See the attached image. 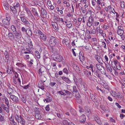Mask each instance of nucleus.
Here are the masks:
<instances>
[{
  "label": "nucleus",
  "instance_id": "33",
  "mask_svg": "<svg viewBox=\"0 0 125 125\" xmlns=\"http://www.w3.org/2000/svg\"><path fill=\"white\" fill-rule=\"evenodd\" d=\"M11 29L14 33L17 31L16 27L14 25H12L11 26Z\"/></svg>",
  "mask_w": 125,
  "mask_h": 125
},
{
  "label": "nucleus",
  "instance_id": "64",
  "mask_svg": "<svg viewBox=\"0 0 125 125\" xmlns=\"http://www.w3.org/2000/svg\"><path fill=\"white\" fill-rule=\"evenodd\" d=\"M11 125H17V124L15 121H13L12 122H10Z\"/></svg>",
  "mask_w": 125,
  "mask_h": 125
},
{
  "label": "nucleus",
  "instance_id": "45",
  "mask_svg": "<svg viewBox=\"0 0 125 125\" xmlns=\"http://www.w3.org/2000/svg\"><path fill=\"white\" fill-rule=\"evenodd\" d=\"M5 102V103L7 104V106L9 104V101L8 99L6 97L4 100V102Z\"/></svg>",
  "mask_w": 125,
  "mask_h": 125
},
{
  "label": "nucleus",
  "instance_id": "41",
  "mask_svg": "<svg viewBox=\"0 0 125 125\" xmlns=\"http://www.w3.org/2000/svg\"><path fill=\"white\" fill-rule=\"evenodd\" d=\"M13 71L12 69L11 68H8L7 70V72L9 74H11Z\"/></svg>",
  "mask_w": 125,
  "mask_h": 125
},
{
  "label": "nucleus",
  "instance_id": "38",
  "mask_svg": "<svg viewBox=\"0 0 125 125\" xmlns=\"http://www.w3.org/2000/svg\"><path fill=\"white\" fill-rule=\"evenodd\" d=\"M81 86L85 91H86L87 90V88L85 83H84V84L81 85Z\"/></svg>",
  "mask_w": 125,
  "mask_h": 125
},
{
  "label": "nucleus",
  "instance_id": "40",
  "mask_svg": "<svg viewBox=\"0 0 125 125\" xmlns=\"http://www.w3.org/2000/svg\"><path fill=\"white\" fill-rule=\"evenodd\" d=\"M69 42L68 40L67 39H65L63 40L62 41V42L64 44H65L66 45L67 44H68Z\"/></svg>",
  "mask_w": 125,
  "mask_h": 125
},
{
  "label": "nucleus",
  "instance_id": "1",
  "mask_svg": "<svg viewBox=\"0 0 125 125\" xmlns=\"http://www.w3.org/2000/svg\"><path fill=\"white\" fill-rule=\"evenodd\" d=\"M21 21L25 24H26L28 28H34V24L31 22H30L23 17H21Z\"/></svg>",
  "mask_w": 125,
  "mask_h": 125
},
{
  "label": "nucleus",
  "instance_id": "17",
  "mask_svg": "<svg viewBox=\"0 0 125 125\" xmlns=\"http://www.w3.org/2000/svg\"><path fill=\"white\" fill-rule=\"evenodd\" d=\"M82 54H83L82 52H80L79 54V58L81 62L83 61L85 59L84 57L82 55Z\"/></svg>",
  "mask_w": 125,
  "mask_h": 125
},
{
  "label": "nucleus",
  "instance_id": "2",
  "mask_svg": "<svg viewBox=\"0 0 125 125\" xmlns=\"http://www.w3.org/2000/svg\"><path fill=\"white\" fill-rule=\"evenodd\" d=\"M15 119L18 123H20L22 125L25 124V121L23 117L21 115H18L17 114L15 115Z\"/></svg>",
  "mask_w": 125,
  "mask_h": 125
},
{
  "label": "nucleus",
  "instance_id": "36",
  "mask_svg": "<svg viewBox=\"0 0 125 125\" xmlns=\"http://www.w3.org/2000/svg\"><path fill=\"white\" fill-rule=\"evenodd\" d=\"M117 32L118 35H123L124 31L123 30H118Z\"/></svg>",
  "mask_w": 125,
  "mask_h": 125
},
{
  "label": "nucleus",
  "instance_id": "59",
  "mask_svg": "<svg viewBox=\"0 0 125 125\" xmlns=\"http://www.w3.org/2000/svg\"><path fill=\"white\" fill-rule=\"evenodd\" d=\"M13 90L11 88L9 87L7 89V92H13Z\"/></svg>",
  "mask_w": 125,
  "mask_h": 125
},
{
  "label": "nucleus",
  "instance_id": "39",
  "mask_svg": "<svg viewBox=\"0 0 125 125\" xmlns=\"http://www.w3.org/2000/svg\"><path fill=\"white\" fill-rule=\"evenodd\" d=\"M93 73L94 74V75H96L99 78H100L101 77V75L99 73V72L98 71L94 72ZM94 76H95V75Z\"/></svg>",
  "mask_w": 125,
  "mask_h": 125
},
{
  "label": "nucleus",
  "instance_id": "14",
  "mask_svg": "<svg viewBox=\"0 0 125 125\" xmlns=\"http://www.w3.org/2000/svg\"><path fill=\"white\" fill-rule=\"evenodd\" d=\"M54 58H55L56 61L60 62L62 60V56L59 54H57L54 56Z\"/></svg>",
  "mask_w": 125,
  "mask_h": 125
},
{
  "label": "nucleus",
  "instance_id": "56",
  "mask_svg": "<svg viewBox=\"0 0 125 125\" xmlns=\"http://www.w3.org/2000/svg\"><path fill=\"white\" fill-rule=\"evenodd\" d=\"M9 120L10 121V122H12L15 121L13 116H11L9 118Z\"/></svg>",
  "mask_w": 125,
  "mask_h": 125
},
{
  "label": "nucleus",
  "instance_id": "7",
  "mask_svg": "<svg viewBox=\"0 0 125 125\" xmlns=\"http://www.w3.org/2000/svg\"><path fill=\"white\" fill-rule=\"evenodd\" d=\"M96 66L97 69L100 71L101 73L104 74L105 73V72H104L105 69L104 67L101 64L98 63L96 64Z\"/></svg>",
  "mask_w": 125,
  "mask_h": 125
},
{
  "label": "nucleus",
  "instance_id": "25",
  "mask_svg": "<svg viewBox=\"0 0 125 125\" xmlns=\"http://www.w3.org/2000/svg\"><path fill=\"white\" fill-rule=\"evenodd\" d=\"M32 11L33 12V14L36 17H38L39 16L38 14L35 9L32 8Z\"/></svg>",
  "mask_w": 125,
  "mask_h": 125
},
{
  "label": "nucleus",
  "instance_id": "27",
  "mask_svg": "<svg viewBox=\"0 0 125 125\" xmlns=\"http://www.w3.org/2000/svg\"><path fill=\"white\" fill-rule=\"evenodd\" d=\"M90 97L91 99L94 102H96L97 100L95 96L92 94H90Z\"/></svg>",
  "mask_w": 125,
  "mask_h": 125
},
{
  "label": "nucleus",
  "instance_id": "10",
  "mask_svg": "<svg viewBox=\"0 0 125 125\" xmlns=\"http://www.w3.org/2000/svg\"><path fill=\"white\" fill-rule=\"evenodd\" d=\"M43 78L45 79V80H41V81L39 82L38 84V86L42 90H43L44 89L43 82L45 81L46 79L45 77H43Z\"/></svg>",
  "mask_w": 125,
  "mask_h": 125
},
{
  "label": "nucleus",
  "instance_id": "60",
  "mask_svg": "<svg viewBox=\"0 0 125 125\" xmlns=\"http://www.w3.org/2000/svg\"><path fill=\"white\" fill-rule=\"evenodd\" d=\"M101 27H102V28L105 29H108L109 28V26L107 25H104V26H101Z\"/></svg>",
  "mask_w": 125,
  "mask_h": 125
},
{
  "label": "nucleus",
  "instance_id": "11",
  "mask_svg": "<svg viewBox=\"0 0 125 125\" xmlns=\"http://www.w3.org/2000/svg\"><path fill=\"white\" fill-rule=\"evenodd\" d=\"M15 37L17 40L20 39L22 36L21 32L20 31H18L14 33Z\"/></svg>",
  "mask_w": 125,
  "mask_h": 125
},
{
  "label": "nucleus",
  "instance_id": "47",
  "mask_svg": "<svg viewBox=\"0 0 125 125\" xmlns=\"http://www.w3.org/2000/svg\"><path fill=\"white\" fill-rule=\"evenodd\" d=\"M58 73H56L54 74H52L51 76L53 78H54L56 76L57 78H58Z\"/></svg>",
  "mask_w": 125,
  "mask_h": 125
},
{
  "label": "nucleus",
  "instance_id": "50",
  "mask_svg": "<svg viewBox=\"0 0 125 125\" xmlns=\"http://www.w3.org/2000/svg\"><path fill=\"white\" fill-rule=\"evenodd\" d=\"M94 26H99V27L100 26V24L101 23V22L100 23L98 21H96L95 22H94Z\"/></svg>",
  "mask_w": 125,
  "mask_h": 125
},
{
  "label": "nucleus",
  "instance_id": "37",
  "mask_svg": "<svg viewBox=\"0 0 125 125\" xmlns=\"http://www.w3.org/2000/svg\"><path fill=\"white\" fill-rule=\"evenodd\" d=\"M6 97L5 95L3 94L0 97V101L2 102H4V100L5 99Z\"/></svg>",
  "mask_w": 125,
  "mask_h": 125
},
{
  "label": "nucleus",
  "instance_id": "3",
  "mask_svg": "<svg viewBox=\"0 0 125 125\" xmlns=\"http://www.w3.org/2000/svg\"><path fill=\"white\" fill-rule=\"evenodd\" d=\"M57 38L53 36L51 37L49 40V44L51 47L55 46L57 43Z\"/></svg>",
  "mask_w": 125,
  "mask_h": 125
},
{
  "label": "nucleus",
  "instance_id": "63",
  "mask_svg": "<svg viewBox=\"0 0 125 125\" xmlns=\"http://www.w3.org/2000/svg\"><path fill=\"white\" fill-rule=\"evenodd\" d=\"M109 119L110 121V122L114 123L115 122V120L114 119H113L112 117H110V118H109Z\"/></svg>",
  "mask_w": 125,
  "mask_h": 125
},
{
  "label": "nucleus",
  "instance_id": "42",
  "mask_svg": "<svg viewBox=\"0 0 125 125\" xmlns=\"http://www.w3.org/2000/svg\"><path fill=\"white\" fill-rule=\"evenodd\" d=\"M3 109L5 110L7 112L9 113L10 110L8 107H7L6 106L5 107H3Z\"/></svg>",
  "mask_w": 125,
  "mask_h": 125
},
{
  "label": "nucleus",
  "instance_id": "48",
  "mask_svg": "<svg viewBox=\"0 0 125 125\" xmlns=\"http://www.w3.org/2000/svg\"><path fill=\"white\" fill-rule=\"evenodd\" d=\"M103 87L106 89L108 90L109 89V86L106 83H104L103 85Z\"/></svg>",
  "mask_w": 125,
  "mask_h": 125
},
{
  "label": "nucleus",
  "instance_id": "51",
  "mask_svg": "<svg viewBox=\"0 0 125 125\" xmlns=\"http://www.w3.org/2000/svg\"><path fill=\"white\" fill-rule=\"evenodd\" d=\"M4 117L0 114V121L1 122L4 121Z\"/></svg>",
  "mask_w": 125,
  "mask_h": 125
},
{
  "label": "nucleus",
  "instance_id": "19",
  "mask_svg": "<svg viewBox=\"0 0 125 125\" xmlns=\"http://www.w3.org/2000/svg\"><path fill=\"white\" fill-rule=\"evenodd\" d=\"M31 29L27 28L25 32L27 35L29 36H32V32L30 29Z\"/></svg>",
  "mask_w": 125,
  "mask_h": 125
},
{
  "label": "nucleus",
  "instance_id": "32",
  "mask_svg": "<svg viewBox=\"0 0 125 125\" xmlns=\"http://www.w3.org/2000/svg\"><path fill=\"white\" fill-rule=\"evenodd\" d=\"M15 10L17 11L20 8V4L19 3H17L16 4L13 6Z\"/></svg>",
  "mask_w": 125,
  "mask_h": 125
},
{
  "label": "nucleus",
  "instance_id": "8",
  "mask_svg": "<svg viewBox=\"0 0 125 125\" xmlns=\"http://www.w3.org/2000/svg\"><path fill=\"white\" fill-rule=\"evenodd\" d=\"M94 19L92 16H90L88 18V20L87 23V25L90 27L94 23Z\"/></svg>",
  "mask_w": 125,
  "mask_h": 125
},
{
  "label": "nucleus",
  "instance_id": "55",
  "mask_svg": "<svg viewBox=\"0 0 125 125\" xmlns=\"http://www.w3.org/2000/svg\"><path fill=\"white\" fill-rule=\"evenodd\" d=\"M69 23L68 24H66V26L68 28H70L72 26V23L71 22L69 23Z\"/></svg>",
  "mask_w": 125,
  "mask_h": 125
},
{
  "label": "nucleus",
  "instance_id": "23",
  "mask_svg": "<svg viewBox=\"0 0 125 125\" xmlns=\"http://www.w3.org/2000/svg\"><path fill=\"white\" fill-rule=\"evenodd\" d=\"M37 112L35 114V117L37 119H40L41 118L42 116L40 114V112L39 111H37Z\"/></svg>",
  "mask_w": 125,
  "mask_h": 125
},
{
  "label": "nucleus",
  "instance_id": "31",
  "mask_svg": "<svg viewBox=\"0 0 125 125\" xmlns=\"http://www.w3.org/2000/svg\"><path fill=\"white\" fill-rule=\"evenodd\" d=\"M4 55L6 58V60H7L9 59V56L8 52L6 50L4 52Z\"/></svg>",
  "mask_w": 125,
  "mask_h": 125
},
{
  "label": "nucleus",
  "instance_id": "13",
  "mask_svg": "<svg viewBox=\"0 0 125 125\" xmlns=\"http://www.w3.org/2000/svg\"><path fill=\"white\" fill-rule=\"evenodd\" d=\"M71 62L74 70L76 71H80L79 68L77 65L74 62L72 61Z\"/></svg>",
  "mask_w": 125,
  "mask_h": 125
},
{
  "label": "nucleus",
  "instance_id": "16",
  "mask_svg": "<svg viewBox=\"0 0 125 125\" xmlns=\"http://www.w3.org/2000/svg\"><path fill=\"white\" fill-rule=\"evenodd\" d=\"M51 24L53 27L54 29L56 31H58V27L57 23L53 22H51Z\"/></svg>",
  "mask_w": 125,
  "mask_h": 125
},
{
  "label": "nucleus",
  "instance_id": "6",
  "mask_svg": "<svg viewBox=\"0 0 125 125\" xmlns=\"http://www.w3.org/2000/svg\"><path fill=\"white\" fill-rule=\"evenodd\" d=\"M10 98L13 101V103L18 104L19 103V98L17 96L14 95H11Z\"/></svg>",
  "mask_w": 125,
  "mask_h": 125
},
{
  "label": "nucleus",
  "instance_id": "58",
  "mask_svg": "<svg viewBox=\"0 0 125 125\" xmlns=\"http://www.w3.org/2000/svg\"><path fill=\"white\" fill-rule=\"evenodd\" d=\"M57 93L59 94H61V95H63L64 96L65 95H66L65 94V93H63V92H62L61 91H59Z\"/></svg>",
  "mask_w": 125,
  "mask_h": 125
},
{
  "label": "nucleus",
  "instance_id": "57",
  "mask_svg": "<svg viewBox=\"0 0 125 125\" xmlns=\"http://www.w3.org/2000/svg\"><path fill=\"white\" fill-rule=\"evenodd\" d=\"M96 30L94 29H93L92 31L91 32V33H90V32H89V33L90 34H95L96 33Z\"/></svg>",
  "mask_w": 125,
  "mask_h": 125
},
{
  "label": "nucleus",
  "instance_id": "18",
  "mask_svg": "<svg viewBox=\"0 0 125 125\" xmlns=\"http://www.w3.org/2000/svg\"><path fill=\"white\" fill-rule=\"evenodd\" d=\"M86 117L84 115H83L81 116L80 118V121L81 122L83 123L85 121Z\"/></svg>",
  "mask_w": 125,
  "mask_h": 125
},
{
  "label": "nucleus",
  "instance_id": "34",
  "mask_svg": "<svg viewBox=\"0 0 125 125\" xmlns=\"http://www.w3.org/2000/svg\"><path fill=\"white\" fill-rule=\"evenodd\" d=\"M35 56L38 58H40V56L39 52L37 51H36L35 52Z\"/></svg>",
  "mask_w": 125,
  "mask_h": 125
},
{
  "label": "nucleus",
  "instance_id": "29",
  "mask_svg": "<svg viewBox=\"0 0 125 125\" xmlns=\"http://www.w3.org/2000/svg\"><path fill=\"white\" fill-rule=\"evenodd\" d=\"M62 78L63 81L66 82L67 83H70L71 82L70 80L67 77L63 76L62 77Z\"/></svg>",
  "mask_w": 125,
  "mask_h": 125
},
{
  "label": "nucleus",
  "instance_id": "21",
  "mask_svg": "<svg viewBox=\"0 0 125 125\" xmlns=\"http://www.w3.org/2000/svg\"><path fill=\"white\" fill-rule=\"evenodd\" d=\"M105 64L107 69L109 70L110 72H112V69L109 63L107 62V63H105Z\"/></svg>",
  "mask_w": 125,
  "mask_h": 125
},
{
  "label": "nucleus",
  "instance_id": "35",
  "mask_svg": "<svg viewBox=\"0 0 125 125\" xmlns=\"http://www.w3.org/2000/svg\"><path fill=\"white\" fill-rule=\"evenodd\" d=\"M41 12L42 14L43 15H46L47 14V12L45 10L43 9L42 8L41 10Z\"/></svg>",
  "mask_w": 125,
  "mask_h": 125
},
{
  "label": "nucleus",
  "instance_id": "24",
  "mask_svg": "<svg viewBox=\"0 0 125 125\" xmlns=\"http://www.w3.org/2000/svg\"><path fill=\"white\" fill-rule=\"evenodd\" d=\"M10 21L5 19H4L2 20L3 23L4 24L7 25H9L10 24Z\"/></svg>",
  "mask_w": 125,
  "mask_h": 125
},
{
  "label": "nucleus",
  "instance_id": "43",
  "mask_svg": "<svg viewBox=\"0 0 125 125\" xmlns=\"http://www.w3.org/2000/svg\"><path fill=\"white\" fill-rule=\"evenodd\" d=\"M96 30L97 31H98L100 33L102 34L103 33V31L102 30H100V29L99 27H97L96 28Z\"/></svg>",
  "mask_w": 125,
  "mask_h": 125
},
{
  "label": "nucleus",
  "instance_id": "20",
  "mask_svg": "<svg viewBox=\"0 0 125 125\" xmlns=\"http://www.w3.org/2000/svg\"><path fill=\"white\" fill-rule=\"evenodd\" d=\"M8 36L9 38L11 40H12L14 39V34L10 32L9 33Z\"/></svg>",
  "mask_w": 125,
  "mask_h": 125
},
{
  "label": "nucleus",
  "instance_id": "28",
  "mask_svg": "<svg viewBox=\"0 0 125 125\" xmlns=\"http://www.w3.org/2000/svg\"><path fill=\"white\" fill-rule=\"evenodd\" d=\"M13 73L15 75V77L14 78H20V77H21V74L19 72H13Z\"/></svg>",
  "mask_w": 125,
  "mask_h": 125
},
{
  "label": "nucleus",
  "instance_id": "49",
  "mask_svg": "<svg viewBox=\"0 0 125 125\" xmlns=\"http://www.w3.org/2000/svg\"><path fill=\"white\" fill-rule=\"evenodd\" d=\"M6 19L8 20L9 21H10V18L8 13H6Z\"/></svg>",
  "mask_w": 125,
  "mask_h": 125
},
{
  "label": "nucleus",
  "instance_id": "22",
  "mask_svg": "<svg viewBox=\"0 0 125 125\" xmlns=\"http://www.w3.org/2000/svg\"><path fill=\"white\" fill-rule=\"evenodd\" d=\"M94 118L96 122L98 124H100L101 122L99 117L96 115H95L94 116Z\"/></svg>",
  "mask_w": 125,
  "mask_h": 125
},
{
  "label": "nucleus",
  "instance_id": "12",
  "mask_svg": "<svg viewBox=\"0 0 125 125\" xmlns=\"http://www.w3.org/2000/svg\"><path fill=\"white\" fill-rule=\"evenodd\" d=\"M13 83L14 84H19L21 83V81L20 78H14L13 80Z\"/></svg>",
  "mask_w": 125,
  "mask_h": 125
},
{
  "label": "nucleus",
  "instance_id": "26",
  "mask_svg": "<svg viewBox=\"0 0 125 125\" xmlns=\"http://www.w3.org/2000/svg\"><path fill=\"white\" fill-rule=\"evenodd\" d=\"M3 4L5 9L6 10H8L9 8V6L8 3L6 2H3Z\"/></svg>",
  "mask_w": 125,
  "mask_h": 125
},
{
  "label": "nucleus",
  "instance_id": "54",
  "mask_svg": "<svg viewBox=\"0 0 125 125\" xmlns=\"http://www.w3.org/2000/svg\"><path fill=\"white\" fill-rule=\"evenodd\" d=\"M63 72L66 74H68V72L67 69L66 68H64L63 69Z\"/></svg>",
  "mask_w": 125,
  "mask_h": 125
},
{
  "label": "nucleus",
  "instance_id": "4",
  "mask_svg": "<svg viewBox=\"0 0 125 125\" xmlns=\"http://www.w3.org/2000/svg\"><path fill=\"white\" fill-rule=\"evenodd\" d=\"M73 76L74 81L77 86H80V84L81 86L84 84V83L82 79L80 78L78 80L76 78L74 75H73Z\"/></svg>",
  "mask_w": 125,
  "mask_h": 125
},
{
  "label": "nucleus",
  "instance_id": "62",
  "mask_svg": "<svg viewBox=\"0 0 125 125\" xmlns=\"http://www.w3.org/2000/svg\"><path fill=\"white\" fill-rule=\"evenodd\" d=\"M73 92H77L76 87L75 86H74L73 87Z\"/></svg>",
  "mask_w": 125,
  "mask_h": 125
},
{
  "label": "nucleus",
  "instance_id": "53",
  "mask_svg": "<svg viewBox=\"0 0 125 125\" xmlns=\"http://www.w3.org/2000/svg\"><path fill=\"white\" fill-rule=\"evenodd\" d=\"M120 6L122 8H123L124 7L125 3L124 1H122L121 2Z\"/></svg>",
  "mask_w": 125,
  "mask_h": 125
},
{
  "label": "nucleus",
  "instance_id": "15",
  "mask_svg": "<svg viewBox=\"0 0 125 125\" xmlns=\"http://www.w3.org/2000/svg\"><path fill=\"white\" fill-rule=\"evenodd\" d=\"M25 9L26 11V12L28 14L29 16L30 15L31 18H32L34 17L30 10H29V9L27 7H25Z\"/></svg>",
  "mask_w": 125,
  "mask_h": 125
},
{
  "label": "nucleus",
  "instance_id": "30",
  "mask_svg": "<svg viewBox=\"0 0 125 125\" xmlns=\"http://www.w3.org/2000/svg\"><path fill=\"white\" fill-rule=\"evenodd\" d=\"M95 58L99 63L100 64L102 63L101 62L102 59L98 55L96 56H95Z\"/></svg>",
  "mask_w": 125,
  "mask_h": 125
},
{
  "label": "nucleus",
  "instance_id": "52",
  "mask_svg": "<svg viewBox=\"0 0 125 125\" xmlns=\"http://www.w3.org/2000/svg\"><path fill=\"white\" fill-rule=\"evenodd\" d=\"M27 29V28L26 29L24 27H23L21 28V30L22 32H26Z\"/></svg>",
  "mask_w": 125,
  "mask_h": 125
},
{
  "label": "nucleus",
  "instance_id": "9",
  "mask_svg": "<svg viewBox=\"0 0 125 125\" xmlns=\"http://www.w3.org/2000/svg\"><path fill=\"white\" fill-rule=\"evenodd\" d=\"M110 93L112 95L113 97H116L120 99L122 97V96L121 95H120L119 93H117L114 91H111Z\"/></svg>",
  "mask_w": 125,
  "mask_h": 125
},
{
  "label": "nucleus",
  "instance_id": "61",
  "mask_svg": "<svg viewBox=\"0 0 125 125\" xmlns=\"http://www.w3.org/2000/svg\"><path fill=\"white\" fill-rule=\"evenodd\" d=\"M100 107L101 109L104 111H106V109L105 108V106L103 105H101L100 106Z\"/></svg>",
  "mask_w": 125,
  "mask_h": 125
},
{
  "label": "nucleus",
  "instance_id": "44",
  "mask_svg": "<svg viewBox=\"0 0 125 125\" xmlns=\"http://www.w3.org/2000/svg\"><path fill=\"white\" fill-rule=\"evenodd\" d=\"M75 93L74 94L76 98H79L80 97V96L79 93L77 92H74Z\"/></svg>",
  "mask_w": 125,
  "mask_h": 125
},
{
  "label": "nucleus",
  "instance_id": "5",
  "mask_svg": "<svg viewBox=\"0 0 125 125\" xmlns=\"http://www.w3.org/2000/svg\"><path fill=\"white\" fill-rule=\"evenodd\" d=\"M37 31L38 33L40 36V38L43 41H45L47 39L46 35L39 30H38Z\"/></svg>",
  "mask_w": 125,
  "mask_h": 125
},
{
  "label": "nucleus",
  "instance_id": "46",
  "mask_svg": "<svg viewBox=\"0 0 125 125\" xmlns=\"http://www.w3.org/2000/svg\"><path fill=\"white\" fill-rule=\"evenodd\" d=\"M87 77L91 81H94V79L92 75Z\"/></svg>",
  "mask_w": 125,
  "mask_h": 125
}]
</instances>
